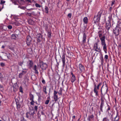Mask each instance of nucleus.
I'll return each mask as SVG.
<instances>
[{"label":"nucleus","instance_id":"19","mask_svg":"<svg viewBox=\"0 0 121 121\" xmlns=\"http://www.w3.org/2000/svg\"><path fill=\"white\" fill-rule=\"evenodd\" d=\"M28 22L29 24L31 25H34L35 24L34 21L31 20H30L28 21Z\"/></svg>","mask_w":121,"mask_h":121},{"label":"nucleus","instance_id":"44","mask_svg":"<svg viewBox=\"0 0 121 121\" xmlns=\"http://www.w3.org/2000/svg\"><path fill=\"white\" fill-rule=\"evenodd\" d=\"M42 83L44 84H45V80L43 79H42Z\"/></svg>","mask_w":121,"mask_h":121},{"label":"nucleus","instance_id":"55","mask_svg":"<svg viewBox=\"0 0 121 121\" xmlns=\"http://www.w3.org/2000/svg\"><path fill=\"white\" fill-rule=\"evenodd\" d=\"M1 48H4V45H2V47H1Z\"/></svg>","mask_w":121,"mask_h":121},{"label":"nucleus","instance_id":"12","mask_svg":"<svg viewBox=\"0 0 121 121\" xmlns=\"http://www.w3.org/2000/svg\"><path fill=\"white\" fill-rule=\"evenodd\" d=\"M37 41L38 42H39L42 39V36L40 34H38L37 35Z\"/></svg>","mask_w":121,"mask_h":121},{"label":"nucleus","instance_id":"26","mask_svg":"<svg viewBox=\"0 0 121 121\" xmlns=\"http://www.w3.org/2000/svg\"><path fill=\"white\" fill-rule=\"evenodd\" d=\"M5 1L2 0L0 1V4L3 5V8L4 4L5 3Z\"/></svg>","mask_w":121,"mask_h":121},{"label":"nucleus","instance_id":"36","mask_svg":"<svg viewBox=\"0 0 121 121\" xmlns=\"http://www.w3.org/2000/svg\"><path fill=\"white\" fill-rule=\"evenodd\" d=\"M23 75V74L22 73H21L19 74V78H22V76Z\"/></svg>","mask_w":121,"mask_h":121},{"label":"nucleus","instance_id":"35","mask_svg":"<svg viewBox=\"0 0 121 121\" xmlns=\"http://www.w3.org/2000/svg\"><path fill=\"white\" fill-rule=\"evenodd\" d=\"M19 90L20 92L22 93L23 92V91L22 90V87L20 86L19 87Z\"/></svg>","mask_w":121,"mask_h":121},{"label":"nucleus","instance_id":"23","mask_svg":"<svg viewBox=\"0 0 121 121\" xmlns=\"http://www.w3.org/2000/svg\"><path fill=\"white\" fill-rule=\"evenodd\" d=\"M30 114L32 115L33 114L32 113H31V114L30 113V112H27L26 113V117L27 118H28L29 117V116L30 115Z\"/></svg>","mask_w":121,"mask_h":121},{"label":"nucleus","instance_id":"2","mask_svg":"<svg viewBox=\"0 0 121 121\" xmlns=\"http://www.w3.org/2000/svg\"><path fill=\"white\" fill-rule=\"evenodd\" d=\"M15 16L14 15H12L11 16V20H10V22L11 24H12L14 25L18 26L19 23L16 20V19L14 18Z\"/></svg>","mask_w":121,"mask_h":121},{"label":"nucleus","instance_id":"49","mask_svg":"<svg viewBox=\"0 0 121 121\" xmlns=\"http://www.w3.org/2000/svg\"><path fill=\"white\" fill-rule=\"evenodd\" d=\"M115 1H113L112 2V3L111 4V6H112L114 4Z\"/></svg>","mask_w":121,"mask_h":121},{"label":"nucleus","instance_id":"14","mask_svg":"<svg viewBox=\"0 0 121 121\" xmlns=\"http://www.w3.org/2000/svg\"><path fill=\"white\" fill-rule=\"evenodd\" d=\"M79 66L80 70L81 71H82L84 70V67L82 64H79Z\"/></svg>","mask_w":121,"mask_h":121},{"label":"nucleus","instance_id":"17","mask_svg":"<svg viewBox=\"0 0 121 121\" xmlns=\"http://www.w3.org/2000/svg\"><path fill=\"white\" fill-rule=\"evenodd\" d=\"M33 64V63L32 61L29 60L28 62V65L29 67H31L32 66Z\"/></svg>","mask_w":121,"mask_h":121},{"label":"nucleus","instance_id":"62","mask_svg":"<svg viewBox=\"0 0 121 121\" xmlns=\"http://www.w3.org/2000/svg\"><path fill=\"white\" fill-rule=\"evenodd\" d=\"M117 121V120H116V121Z\"/></svg>","mask_w":121,"mask_h":121},{"label":"nucleus","instance_id":"27","mask_svg":"<svg viewBox=\"0 0 121 121\" xmlns=\"http://www.w3.org/2000/svg\"><path fill=\"white\" fill-rule=\"evenodd\" d=\"M11 38L12 39H16V37L15 35L13 34L11 35Z\"/></svg>","mask_w":121,"mask_h":121},{"label":"nucleus","instance_id":"15","mask_svg":"<svg viewBox=\"0 0 121 121\" xmlns=\"http://www.w3.org/2000/svg\"><path fill=\"white\" fill-rule=\"evenodd\" d=\"M103 33V31H99L98 32V35L99 37L100 38V39L101 38H102L101 37L102 36V35Z\"/></svg>","mask_w":121,"mask_h":121},{"label":"nucleus","instance_id":"53","mask_svg":"<svg viewBox=\"0 0 121 121\" xmlns=\"http://www.w3.org/2000/svg\"><path fill=\"white\" fill-rule=\"evenodd\" d=\"M19 65H22V62H19Z\"/></svg>","mask_w":121,"mask_h":121},{"label":"nucleus","instance_id":"28","mask_svg":"<svg viewBox=\"0 0 121 121\" xmlns=\"http://www.w3.org/2000/svg\"><path fill=\"white\" fill-rule=\"evenodd\" d=\"M50 101V100L48 98L47 99V100L45 101V104H48L49 103V102Z\"/></svg>","mask_w":121,"mask_h":121},{"label":"nucleus","instance_id":"50","mask_svg":"<svg viewBox=\"0 0 121 121\" xmlns=\"http://www.w3.org/2000/svg\"><path fill=\"white\" fill-rule=\"evenodd\" d=\"M108 109H107V111H108L110 110V107L109 106H108Z\"/></svg>","mask_w":121,"mask_h":121},{"label":"nucleus","instance_id":"56","mask_svg":"<svg viewBox=\"0 0 121 121\" xmlns=\"http://www.w3.org/2000/svg\"><path fill=\"white\" fill-rule=\"evenodd\" d=\"M33 9H32V8L30 9H27V10H33Z\"/></svg>","mask_w":121,"mask_h":121},{"label":"nucleus","instance_id":"10","mask_svg":"<svg viewBox=\"0 0 121 121\" xmlns=\"http://www.w3.org/2000/svg\"><path fill=\"white\" fill-rule=\"evenodd\" d=\"M113 32L116 35H117L119 34V30L118 27H116V29L114 30Z\"/></svg>","mask_w":121,"mask_h":121},{"label":"nucleus","instance_id":"40","mask_svg":"<svg viewBox=\"0 0 121 121\" xmlns=\"http://www.w3.org/2000/svg\"><path fill=\"white\" fill-rule=\"evenodd\" d=\"M7 27L9 29H11L12 28V26L11 25H9Z\"/></svg>","mask_w":121,"mask_h":121},{"label":"nucleus","instance_id":"47","mask_svg":"<svg viewBox=\"0 0 121 121\" xmlns=\"http://www.w3.org/2000/svg\"><path fill=\"white\" fill-rule=\"evenodd\" d=\"M38 109V107L37 106H35L34 107V109L36 111H37V110Z\"/></svg>","mask_w":121,"mask_h":121},{"label":"nucleus","instance_id":"4","mask_svg":"<svg viewBox=\"0 0 121 121\" xmlns=\"http://www.w3.org/2000/svg\"><path fill=\"white\" fill-rule=\"evenodd\" d=\"M40 67L43 69H45L48 67L47 64L43 62H40Z\"/></svg>","mask_w":121,"mask_h":121},{"label":"nucleus","instance_id":"9","mask_svg":"<svg viewBox=\"0 0 121 121\" xmlns=\"http://www.w3.org/2000/svg\"><path fill=\"white\" fill-rule=\"evenodd\" d=\"M102 89H103V91L105 93H106L108 90V88L106 86H105L104 87H103V86L102 87L101 89V94H102Z\"/></svg>","mask_w":121,"mask_h":121},{"label":"nucleus","instance_id":"31","mask_svg":"<svg viewBox=\"0 0 121 121\" xmlns=\"http://www.w3.org/2000/svg\"><path fill=\"white\" fill-rule=\"evenodd\" d=\"M94 116L93 115H91V116H90L89 117V118L88 119V120H90V119H92L94 117Z\"/></svg>","mask_w":121,"mask_h":121},{"label":"nucleus","instance_id":"46","mask_svg":"<svg viewBox=\"0 0 121 121\" xmlns=\"http://www.w3.org/2000/svg\"><path fill=\"white\" fill-rule=\"evenodd\" d=\"M57 92L56 91H54V95H56V94H57Z\"/></svg>","mask_w":121,"mask_h":121},{"label":"nucleus","instance_id":"8","mask_svg":"<svg viewBox=\"0 0 121 121\" xmlns=\"http://www.w3.org/2000/svg\"><path fill=\"white\" fill-rule=\"evenodd\" d=\"M111 27L110 22L109 21H108L106 22V29L108 30H109Z\"/></svg>","mask_w":121,"mask_h":121},{"label":"nucleus","instance_id":"37","mask_svg":"<svg viewBox=\"0 0 121 121\" xmlns=\"http://www.w3.org/2000/svg\"><path fill=\"white\" fill-rule=\"evenodd\" d=\"M35 6L36 7H37L40 8L41 7V6L40 5L37 3L35 4Z\"/></svg>","mask_w":121,"mask_h":121},{"label":"nucleus","instance_id":"32","mask_svg":"<svg viewBox=\"0 0 121 121\" xmlns=\"http://www.w3.org/2000/svg\"><path fill=\"white\" fill-rule=\"evenodd\" d=\"M103 121H109V120L107 118L105 117L103 118Z\"/></svg>","mask_w":121,"mask_h":121},{"label":"nucleus","instance_id":"20","mask_svg":"<svg viewBox=\"0 0 121 121\" xmlns=\"http://www.w3.org/2000/svg\"><path fill=\"white\" fill-rule=\"evenodd\" d=\"M83 21L85 23L87 24L88 21V19L87 17H84L83 19Z\"/></svg>","mask_w":121,"mask_h":121},{"label":"nucleus","instance_id":"63","mask_svg":"<svg viewBox=\"0 0 121 121\" xmlns=\"http://www.w3.org/2000/svg\"><path fill=\"white\" fill-rule=\"evenodd\" d=\"M0 121H2L1 120H0Z\"/></svg>","mask_w":121,"mask_h":121},{"label":"nucleus","instance_id":"60","mask_svg":"<svg viewBox=\"0 0 121 121\" xmlns=\"http://www.w3.org/2000/svg\"><path fill=\"white\" fill-rule=\"evenodd\" d=\"M1 9L0 8V11H1Z\"/></svg>","mask_w":121,"mask_h":121},{"label":"nucleus","instance_id":"43","mask_svg":"<svg viewBox=\"0 0 121 121\" xmlns=\"http://www.w3.org/2000/svg\"><path fill=\"white\" fill-rule=\"evenodd\" d=\"M104 58L105 59H106V60L108 58V55H105V56Z\"/></svg>","mask_w":121,"mask_h":121},{"label":"nucleus","instance_id":"57","mask_svg":"<svg viewBox=\"0 0 121 121\" xmlns=\"http://www.w3.org/2000/svg\"><path fill=\"white\" fill-rule=\"evenodd\" d=\"M75 116H73V118H74V119L75 118Z\"/></svg>","mask_w":121,"mask_h":121},{"label":"nucleus","instance_id":"51","mask_svg":"<svg viewBox=\"0 0 121 121\" xmlns=\"http://www.w3.org/2000/svg\"><path fill=\"white\" fill-rule=\"evenodd\" d=\"M26 0V1H28V2H30V3L31 2V1L30 0Z\"/></svg>","mask_w":121,"mask_h":121},{"label":"nucleus","instance_id":"11","mask_svg":"<svg viewBox=\"0 0 121 121\" xmlns=\"http://www.w3.org/2000/svg\"><path fill=\"white\" fill-rule=\"evenodd\" d=\"M62 60L63 63V66L64 67L65 64V57L64 55H63L62 56Z\"/></svg>","mask_w":121,"mask_h":121},{"label":"nucleus","instance_id":"6","mask_svg":"<svg viewBox=\"0 0 121 121\" xmlns=\"http://www.w3.org/2000/svg\"><path fill=\"white\" fill-rule=\"evenodd\" d=\"M31 41V37L28 36L27 37L26 43L28 45H30Z\"/></svg>","mask_w":121,"mask_h":121},{"label":"nucleus","instance_id":"52","mask_svg":"<svg viewBox=\"0 0 121 121\" xmlns=\"http://www.w3.org/2000/svg\"><path fill=\"white\" fill-rule=\"evenodd\" d=\"M9 55H10V54L9 53V54H7V57H8V58H9V57L10 56H9Z\"/></svg>","mask_w":121,"mask_h":121},{"label":"nucleus","instance_id":"64","mask_svg":"<svg viewBox=\"0 0 121 121\" xmlns=\"http://www.w3.org/2000/svg\"><path fill=\"white\" fill-rule=\"evenodd\" d=\"M111 7L110 8V9H111Z\"/></svg>","mask_w":121,"mask_h":121},{"label":"nucleus","instance_id":"16","mask_svg":"<svg viewBox=\"0 0 121 121\" xmlns=\"http://www.w3.org/2000/svg\"><path fill=\"white\" fill-rule=\"evenodd\" d=\"M86 36L85 33L83 34V37L82 38V42L83 43H84L86 42Z\"/></svg>","mask_w":121,"mask_h":121},{"label":"nucleus","instance_id":"3","mask_svg":"<svg viewBox=\"0 0 121 121\" xmlns=\"http://www.w3.org/2000/svg\"><path fill=\"white\" fill-rule=\"evenodd\" d=\"M101 84V83H99L97 86L96 84L95 83H94V91L95 93L96 96H97L98 95V90L99 89V87Z\"/></svg>","mask_w":121,"mask_h":121},{"label":"nucleus","instance_id":"24","mask_svg":"<svg viewBox=\"0 0 121 121\" xmlns=\"http://www.w3.org/2000/svg\"><path fill=\"white\" fill-rule=\"evenodd\" d=\"M30 100H34V96L33 95L31 94H30Z\"/></svg>","mask_w":121,"mask_h":121},{"label":"nucleus","instance_id":"58","mask_svg":"<svg viewBox=\"0 0 121 121\" xmlns=\"http://www.w3.org/2000/svg\"><path fill=\"white\" fill-rule=\"evenodd\" d=\"M2 87V86L0 85V88H1Z\"/></svg>","mask_w":121,"mask_h":121},{"label":"nucleus","instance_id":"34","mask_svg":"<svg viewBox=\"0 0 121 121\" xmlns=\"http://www.w3.org/2000/svg\"><path fill=\"white\" fill-rule=\"evenodd\" d=\"M118 26L120 29H121V22H119L118 23Z\"/></svg>","mask_w":121,"mask_h":121},{"label":"nucleus","instance_id":"59","mask_svg":"<svg viewBox=\"0 0 121 121\" xmlns=\"http://www.w3.org/2000/svg\"><path fill=\"white\" fill-rule=\"evenodd\" d=\"M78 121H79V119H78Z\"/></svg>","mask_w":121,"mask_h":121},{"label":"nucleus","instance_id":"21","mask_svg":"<svg viewBox=\"0 0 121 121\" xmlns=\"http://www.w3.org/2000/svg\"><path fill=\"white\" fill-rule=\"evenodd\" d=\"M13 3L15 5H17V2L18 0H11Z\"/></svg>","mask_w":121,"mask_h":121},{"label":"nucleus","instance_id":"22","mask_svg":"<svg viewBox=\"0 0 121 121\" xmlns=\"http://www.w3.org/2000/svg\"><path fill=\"white\" fill-rule=\"evenodd\" d=\"M34 70L35 71V73H38V72L37 69V66L36 65H34V68H33Z\"/></svg>","mask_w":121,"mask_h":121},{"label":"nucleus","instance_id":"61","mask_svg":"<svg viewBox=\"0 0 121 121\" xmlns=\"http://www.w3.org/2000/svg\"><path fill=\"white\" fill-rule=\"evenodd\" d=\"M67 1H69V0H66Z\"/></svg>","mask_w":121,"mask_h":121},{"label":"nucleus","instance_id":"13","mask_svg":"<svg viewBox=\"0 0 121 121\" xmlns=\"http://www.w3.org/2000/svg\"><path fill=\"white\" fill-rule=\"evenodd\" d=\"M104 102L103 100H102L101 102V103L100 107V109L101 111L102 112V108L103 107L104 105Z\"/></svg>","mask_w":121,"mask_h":121},{"label":"nucleus","instance_id":"33","mask_svg":"<svg viewBox=\"0 0 121 121\" xmlns=\"http://www.w3.org/2000/svg\"><path fill=\"white\" fill-rule=\"evenodd\" d=\"M18 1L21 2L20 4H24V2L23 0H19Z\"/></svg>","mask_w":121,"mask_h":121},{"label":"nucleus","instance_id":"39","mask_svg":"<svg viewBox=\"0 0 121 121\" xmlns=\"http://www.w3.org/2000/svg\"><path fill=\"white\" fill-rule=\"evenodd\" d=\"M46 87H44L43 88V91L44 92H45L46 94H47V92L46 91Z\"/></svg>","mask_w":121,"mask_h":121},{"label":"nucleus","instance_id":"1","mask_svg":"<svg viewBox=\"0 0 121 121\" xmlns=\"http://www.w3.org/2000/svg\"><path fill=\"white\" fill-rule=\"evenodd\" d=\"M105 36H103L102 38H101L100 39L101 41L102 46L103 47V49L105 53H107V47L105 42Z\"/></svg>","mask_w":121,"mask_h":121},{"label":"nucleus","instance_id":"25","mask_svg":"<svg viewBox=\"0 0 121 121\" xmlns=\"http://www.w3.org/2000/svg\"><path fill=\"white\" fill-rule=\"evenodd\" d=\"M45 12L46 13H48V7L46 6H45Z\"/></svg>","mask_w":121,"mask_h":121},{"label":"nucleus","instance_id":"5","mask_svg":"<svg viewBox=\"0 0 121 121\" xmlns=\"http://www.w3.org/2000/svg\"><path fill=\"white\" fill-rule=\"evenodd\" d=\"M98 44L97 43H96L94 45V48L95 51L99 52L100 51V48L98 47Z\"/></svg>","mask_w":121,"mask_h":121},{"label":"nucleus","instance_id":"42","mask_svg":"<svg viewBox=\"0 0 121 121\" xmlns=\"http://www.w3.org/2000/svg\"><path fill=\"white\" fill-rule=\"evenodd\" d=\"M68 16L70 18H71L72 16V14L71 13H69L68 14Z\"/></svg>","mask_w":121,"mask_h":121},{"label":"nucleus","instance_id":"54","mask_svg":"<svg viewBox=\"0 0 121 121\" xmlns=\"http://www.w3.org/2000/svg\"><path fill=\"white\" fill-rule=\"evenodd\" d=\"M71 75H72V76H74V74H73V73H71Z\"/></svg>","mask_w":121,"mask_h":121},{"label":"nucleus","instance_id":"41","mask_svg":"<svg viewBox=\"0 0 121 121\" xmlns=\"http://www.w3.org/2000/svg\"><path fill=\"white\" fill-rule=\"evenodd\" d=\"M41 98L40 97V96H38V101L39 102H40L41 99Z\"/></svg>","mask_w":121,"mask_h":121},{"label":"nucleus","instance_id":"7","mask_svg":"<svg viewBox=\"0 0 121 121\" xmlns=\"http://www.w3.org/2000/svg\"><path fill=\"white\" fill-rule=\"evenodd\" d=\"M100 14H98L97 16L94 17V20L95 22H99L100 19Z\"/></svg>","mask_w":121,"mask_h":121},{"label":"nucleus","instance_id":"30","mask_svg":"<svg viewBox=\"0 0 121 121\" xmlns=\"http://www.w3.org/2000/svg\"><path fill=\"white\" fill-rule=\"evenodd\" d=\"M54 97L55 101H56L57 100V95H54Z\"/></svg>","mask_w":121,"mask_h":121},{"label":"nucleus","instance_id":"38","mask_svg":"<svg viewBox=\"0 0 121 121\" xmlns=\"http://www.w3.org/2000/svg\"><path fill=\"white\" fill-rule=\"evenodd\" d=\"M31 101L30 102V103L31 105H33L34 103V100H30Z\"/></svg>","mask_w":121,"mask_h":121},{"label":"nucleus","instance_id":"18","mask_svg":"<svg viewBox=\"0 0 121 121\" xmlns=\"http://www.w3.org/2000/svg\"><path fill=\"white\" fill-rule=\"evenodd\" d=\"M75 80L76 78L75 76H72L71 79V81L72 82H73Z\"/></svg>","mask_w":121,"mask_h":121},{"label":"nucleus","instance_id":"45","mask_svg":"<svg viewBox=\"0 0 121 121\" xmlns=\"http://www.w3.org/2000/svg\"><path fill=\"white\" fill-rule=\"evenodd\" d=\"M0 65L2 67H3L4 65V63H0Z\"/></svg>","mask_w":121,"mask_h":121},{"label":"nucleus","instance_id":"48","mask_svg":"<svg viewBox=\"0 0 121 121\" xmlns=\"http://www.w3.org/2000/svg\"><path fill=\"white\" fill-rule=\"evenodd\" d=\"M48 36L49 37H51V34L50 32H49L48 33Z\"/></svg>","mask_w":121,"mask_h":121},{"label":"nucleus","instance_id":"29","mask_svg":"<svg viewBox=\"0 0 121 121\" xmlns=\"http://www.w3.org/2000/svg\"><path fill=\"white\" fill-rule=\"evenodd\" d=\"M18 8H20V9H23V10H25L26 9V7H25V6H21V7H20L19 6H18Z\"/></svg>","mask_w":121,"mask_h":121}]
</instances>
